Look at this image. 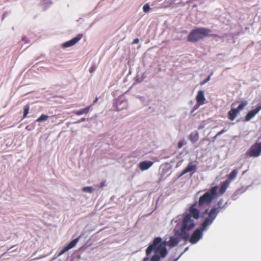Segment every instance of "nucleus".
Masks as SVG:
<instances>
[{
    "instance_id": "obj_1",
    "label": "nucleus",
    "mask_w": 261,
    "mask_h": 261,
    "mask_svg": "<svg viewBox=\"0 0 261 261\" xmlns=\"http://www.w3.org/2000/svg\"><path fill=\"white\" fill-rule=\"evenodd\" d=\"M179 241L180 240L178 238L173 236L170 237L167 242L163 241L160 237L155 238L152 243L146 248L145 250L146 257L143 258V261L148 260L149 256L152 251L154 254L151 257L150 261H160L161 258H165L168 254L166 245L173 247L176 246Z\"/></svg>"
},
{
    "instance_id": "obj_2",
    "label": "nucleus",
    "mask_w": 261,
    "mask_h": 261,
    "mask_svg": "<svg viewBox=\"0 0 261 261\" xmlns=\"http://www.w3.org/2000/svg\"><path fill=\"white\" fill-rule=\"evenodd\" d=\"M220 210L221 207L217 208L214 207L210 211L208 208L204 211L203 213V215L207 214L208 217L201 224V228L195 230L191 235V237L189 238V242L191 244H193L196 243L201 238H202L203 231L204 230L207 226L213 223L218 213L220 212Z\"/></svg>"
},
{
    "instance_id": "obj_3",
    "label": "nucleus",
    "mask_w": 261,
    "mask_h": 261,
    "mask_svg": "<svg viewBox=\"0 0 261 261\" xmlns=\"http://www.w3.org/2000/svg\"><path fill=\"white\" fill-rule=\"evenodd\" d=\"M219 37L216 34H212V31L205 28H196L192 30L187 37V41L192 43H196L204 37Z\"/></svg>"
},
{
    "instance_id": "obj_4",
    "label": "nucleus",
    "mask_w": 261,
    "mask_h": 261,
    "mask_svg": "<svg viewBox=\"0 0 261 261\" xmlns=\"http://www.w3.org/2000/svg\"><path fill=\"white\" fill-rule=\"evenodd\" d=\"M194 226V221L191 218L190 215H184L181 224L180 232L178 235L185 241L189 240V234L188 232Z\"/></svg>"
},
{
    "instance_id": "obj_5",
    "label": "nucleus",
    "mask_w": 261,
    "mask_h": 261,
    "mask_svg": "<svg viewBox=\"0 0 261 261\" xmlns=\"http://www.w3.org/2000/svg\"><path fill=\"white\" fill-rule=\"evenodd\" d=\"M218 189V187L217 186H214L201 196L198 202V207H201L204 205H210L217 197Z\"/></svg>"
},
{
    "instance_id": "obj_6",
    "label": "nucleus",
    "mask_w": 261,
    "mask_h": 261,
    "mask_svg": "<svg viewBox=\"0 0 261 261\" xmlns=\"http://www.w3.org/2000/svg\"><path fill=\"white\" fill-rule=\"evenodd\" d=\"M261 154V142L253 144L245 153L247 157L257 158Z\"/></svg>"
},
{
    "instance_id": "obj_7",
    "label": "nucleus",
    "mask_w": 261,
    "mask_h": 261,
    "mask_svg": "<svg viewBox=\"0 0 261 261\" xmlns=\"http://www.w3.org/2000/svg\"><path fill=\"white\" fill-rule=\"evenodd\" d=\"M197 203L192 204L189 207V213L186 215H190L191 218L193 217L195 219H198L199 218V210L196 208Z\"/></svg>"
},
{
    "instance_id": "obj_8",
    "label": "nucleus",
    "mask_w": 261,
    "mask_h": 261,
    "mask_svg": "<svg viewBox=\"0 0 261 261\" xmlns=\"http://www.w3.org/2000/svg\"><path fill=\"white\" fill-rule=\"evenodd\" d=\"M83 34H78L76 37L71 40L64 43L62 46L64 48L69 47L75 44L79 41H80L83 37Z\"/></svg>"
},
{
    "instance_id": "obj_9",
    "label": "nucleus",
    "mask_w": 261,
    "mask_h": 261,
    "mask_svg": "<svg viewBox=\"0 0 261 261\" xmlns=\"http://www.w3.org/2000/svg\"><path fill=\"white\" fill-rule=\"evenodd\" d=\"M80 237L81 236H79L78 238L73 240L67 246L64 247L59 253V255L60 256L63 254L64 253L68 251L69 249L73 248L76 245L77 243L79 242Z\"/></svg>"
},
{
    "instance_id": "obj_10",
    "label": "nucleus",
    "mask_w": 261,
    "mask_h": 261,
    "mask_svg": "<svg viewBox=\"0 0 261 261\" xmlns=\"http://www.w3.org/2000/svg\"><path fill=\"white\" fill-rule=\"evenodd\" d=\"M260 110L261 105H258L255 109L249 111L245 117V121H248L251 120Z\"/></svg>"
},
{
    "instance_id": "obj_11",
    "label": "nucleus",
    "mask_w": 261,
    "mask_h": 261,
    "mask_svg": "<svg viewBox=\"0 0 261 261\" xmlns=\"http://www.w3.org/2000/svg\"><path fill=\"white\" fill-rule=\"evenodd\" d=\"M196 100L197 103L199 105H202L205 103L206 99L204 97V93L202 90H200L198 92L196 96Z\"/></svg>"
},
{
    "instance_id": "obj_12",
    "label": "nucleus",
    "mask_w": 261,
    "mask_h": 261,
    "mask_svg": "<svg viewBox=\"0 0 261 261\" xmlns=\"http://www.w3.org/2000/svg\"><path fill=\"white\" fill-rule=\"evenodd\" d=\"M153 164L151 161H143L139 164V168L142 171H144L149 169Z\"/></svg>"
},
{
    "instance_id": "obj_13",
    "label": "nucleus",
    "mask_w": 261,
    "mask_h": 261,
    "mask_svg": "<svg viewBox=\"0 0 261 261\" xmlns=\"http://www.w3.org/2000/svg\"><path fill=\"white\" fill-rule=\"evenodd\" d=\"M196 169V165L189 164L187 167L181 172L179 177L182 176L187 173L195 170Z\"/></svg>"
},
{
    "instance_id": "obj_14",
    "label": "nucleus",
    "mask_w": 261,
    "mask_h": 261,
    "mask_svg": "<svg viewBox=\"0 0 261 261\" xmlns=\"http://www.w3.org/2000/svg\"><path fill=\"white\" fill-rule=\"evenodd\" d=\"M239 112L236 109H231L228 112V118L230 120H233Z\"/></svg>"
},
{
    "instance_id": "obj_15",
    "label": "nucleus",
    "mask_w": 261,
    "mask_h": 261,
    "mask_svg": "<svg viewBox=\"0 0 261 261\" xmlns=\"http://www.w3.org/2000/svg\"><path fill=\"white\" fill-rule=\"evenodd\" d=\"M91 106H90L89 107H87L86 108H85L80 110L79 111H73V113L74 114L77 115V116L81 115L84 114H88L89 112V110H90V109L91 108Z\"/></svg>"
},
{
    "instance_id": "obj_16",
    "label": "nucleus",
    "mask_w": 261,
    "mask_h": 261,
    "mask_svg": "<svg viewBox=\"0 0 261 261\" xmlns=\"http://www.w3.org/2000/svg\"><path fill=\"white\" fill-rule=\"evenodd\" d=\"M229 185V181L228 180H226V181H224L222 183V184L221 186L220 189V193L221 195L223 194L225 192Z\"/></svg>"
},
{
    "instance_id": "obj_17",
    "label": "nucleus",
    "mask_w": 261,
    "mask_h": 261,
    "mask_svg": "<svg viewBox=\"0 0 261 261\" xmlns=\"http://www.w3.org/2000/svg\"><path fill=\"white\" fill-rule=\"evenodd\" d=\"M189 140L192 142L195 143L198 141L199 139V135L198 133H191L189 136Z\"/></svg>"
},
{
    "instance_id": "obj_18",
    "label": "nucleus",
    "mask_w": 261,
    "mask_h": 261,
    "mask_svg": "<svg viewBox=\"0 0 261 261\" xmlns=\"http://www.w3.org/2000/svg\"><path fill=\"white\" fill-rule=\"evenodd\" d=\"M238 171L237 169L233 170L228 175V178L229 180H232L236 178L238 174Z\"/></svg>"
},
{
    "instance_id": "obj_19",
    "label": "nucleus",
    "mask_w": 261,
    "mask_h": 261,
    "mask_svg": "<svg viewBox=\"0 0 261 261\" xmlns=\"http://www.w3.org/2000/svg\"><path fill=\"white\" fill-rule=\"evenodd\" d=\"M30 109V106L29 105H27L24 106L23 108V119L27 117L28 114H29Z\"/></svg>"
},
{
    "instance_id": "obj_20",
    "label": "nucleus",
    "mask_w": 261,
    "mask_h": 261,
    "mask_svg": "<svg viewBox=\"0 0 261 261\" xmlns=\"http://www.w3.org/2000/svg\"><path fill=\"white\" fill-rule=\"evenodd\" d=\"M48 116L42 114L36 120V122H40L44 121H46L48 118Z\"/></svg>"
},
{
    "instance_id": "obj_21",
    "label": "nucleus",
    "mask_w": 261,
    "mask_h": 261,
    "mask_svg": "<svg viewBox=\"0 0 261 261\" xmlns=\"http://www.w3.org/2000/svg\"><path fill=\"white\" fill-rule=\"evenodd\" d=\"M247 104V101H243L242 102L236 109L240 112V110H242Z\"/></svg>"
},
{
    "instance_id": "obj_22",
    "label": "nucleus",
    "mask_w": 261,
    "mask_h": 261,
    "mask_svg": "<svg viewBox=\"0 0 261 261\" xmlns=\"http://www.w3.org/2000/svg\"><path fill=\"white\" fill-rule=\"evenodd\" d=\"M227 130V129H226L225 128H224L222 130H221V131L219 132L216 136H215L213 139V140H215L216 139L217 137H218V136H219L220 135H221V134H222L223 133H225V132H226Z\"/></svg>"
},
{
    "instance_id": "obj_23",
    "label": "nucleus",
    "mask_w": 261,
    "mask_h": 261,
    "mask_svg": "<svg viewBox=\"0 0 261 261\" xmlns=\"http://www.w3.org/2000/svg\"><path fill=\"white\" fill-rule=\"evenodd\" d=\"M84 192L92 193L93 191V189L91 187H85L83 189Z\"/></svg>"
},
{
    "instance_id": "obj_24",
    "label": "nucleus",
    "mask_w": 261,
    "mask_h": 261,
    "mask_svg": "<svg viewBox=\"0 0 261 261\" xmlns=\"http://www.w3.org/2000/svg\"><path fill=\"white\" fill-rule=\"evenodd\" d=\"M149 9H150V7L148 4H146L145 5H144V6L143 7V10L145 13L148 12L149 11Z\"/></svg>"
},
{
    "instance_id": "obj_25",
    "label": "nucleus",
    "mask_w": 261,
    "mask_h": 261,
    "mask_svg": "<svg viewBox=\"0 0 261 261\" xmlns=\"http://www.w3.org/2000/svg\"><path fill=\"white\" fill-rule=\"evenodd\" d=\"M183 145H184V142L182 141H181L178 143L177 147L178 148H180Z\"/></svg>"
},
{
    "instance_id": "obj_26",
    "label": "nucleus",
    "mask_w": 261,
    "mask_h": 261,
    "mask_svg": "<svg viewBox=\"0 0 261 261\" xmlns=\"http://www.w3.org/2000/svg\"><path fill=\"white\" fill-rule=\"evenodd\" d=\"M106 182L102 181L100 184V188H102L103 187L106 186Z\"/></svg>"
},
{
    "instance_id": "obj_27",
    "label": "nucleus",
    "mask_w": 261,
    "mask_h": 261,
    "mask_svg": "<svg viewBox=\"0 0 261 261\" xmlns=\"http://www.w3.org/2000/svg\"><path fill=\"white\" fill-rule=\"evenodd\" d=\"M139 39H138V38H136V39H135L133 41V42H132V44H137V43H139Z\"/></svg>"
},
{
    "instance_id": "obj_28",
    "label": "nucleus",
    "mask_w": 261,
    "mask_h": 261,
    "mask_svg": "<svg viewBox=\"0 0 261 261\" xmlns=\"http://www.w3.org/2000/svg\"><path fill=\"white\" fill-rule=\"evenodd\" d=\"M210 79H211V75H209L207 77V78L206 79V80L203 82V84H204L206 83V82H207L208 81L210 80Z\"/></svg>"
},
{
    "instance_id": "obj_29",
    "label": "nucleus",
    "mask_w": 261,
    "mask_h": 261,
    "mask_svg": "<svg viewBox=\"0 0 261 261\" xmlns=\"http://www.w3.org/2000/svg\"><path fill=\"white\" fill-rule=\"evenodd\" d=\"M85 121V118H82L79 121V122H84Z\"/></svg>"
},
{
    "instance_id": "obj_30",
    "label": "nucleus",
    "mask_w": 261,
    "mask_h": 261,
    "mask_svg": "<svg viewBox=\"0 0 261 261\" xmlns=\"http://www.w3.org/2000/svg\"><path fill=\"white\" fill-rule=\"evenodd\" d=\"M97 100H98V98H97V97H96V98H95V100H94V101H93V103H96V102L97 101Z\"/></svg>"
},
{
    "instance_id": "obj_31",
    "label": "nucleus",
    "mask_w": 261,
    "mask_h": 261,
    "mask_svg": "<svg viewBox=\"0 0 261 261\" xmlns=\"http://www.w3.org/2000/svg\"><path fill=\"white\" fill-rule=\"evenodd\" d=\"M93 70H94V69H92V68H90V72H93Z\"/></svg>"
},
{
    "instance_id": "obj_32",
    "label": "nucleus",
    "mask_w": 261,
    "mask_h": 261,
    "mask_svg": "<svg viewBox=\"0 0 261 261\" xmlns=\"http://www.w3.org/2000/svg\"><path fill=\"white\" fill-rule=\"evenodd\" d=\"M220 204H221V201H220L218 202V205H220Z\"/></svg>"
}]
</instances>
